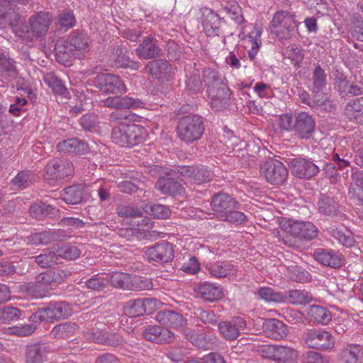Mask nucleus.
Returning a JSON list of instances; mask_svg holds the SVG:
<instances>
[{"mask_svg": "<svg viewBox=\"0 0 363 363\" xmlns=\"http://www.w3.org/2000/svg\"><path fill=\"white\" fill-rule=\"evenodd\" d=\"M288 164L292 174L299 179H309L320 171V165L304 158H293Z\"/></svg>", "mask_w": 363, "mask_h": 363, "instance_id": "nucleus-14", "label": "nucleus"}, {"mask_svg": "<svg viewBox=\"0 0 363 363\" xmlns=\"http://www.w3.org/2000/svg\"><path fill=\"white\" fill-rule=\"evenodd\" d=\"M163 50L160 47L159 41L153 36L144 38L141 43L135 49V54L141 60H150L160 57Z\"/></svg>", "mask_w": 363, "mask_h": 363, "instance_id": "nucleus-17", "label": "nucleus"}, {"mask_svg": "<svg viewBox=\"0 0 363 363\" xmlns=\"http://www.w3.org/2000/svg\"><path fill=\"white\" fill-rule=\"evenodd\" d=\"M292 304H306L311 301L312 296L306 291L291 290L284 300Z\"/></svg>", "mask_w": 363, "mask_h": 363, "instance_id": "nucleus-48", "label": "nucleus"}, {"mask_svg": "<svg viewBox=\"0 0 363 363\" xmlns=\"http://www.w3.org/2000/svg\"><path fill=\"white\" fill-rule=\"evenodd\" d=\"M185 337L194 345L206 350L209 348V344L212 338L204 333H197L194 330L185 329L183 332Z\"/></svg>", "mask_w": 363, "mask_h": 363, "instance_id": "nucleus-38", "label": "nucleus"}, {"mask_svg": "<svg viewBox=\"0 0 363 363\" xmlns=\"http://www.w3.org/2000/svg\"><path fill=\"white\" fill-rule=\"evenodd\" d=\"M60 258L65 259L67 260H74L78 258L80 255V250L76 246L73 245H65L55 252Z\"/></svg>", "mask_w": 363, "mask_h": 363, "instance_id": "nucleus-60", "label": "nucleus"}, {"mask_svg": "<svg viewBox=\"0 0 363 363\" xmlns=\"http://www.w3.org/2000/svg\"><path fill=\"white\" fill-rule=\"evenodd\" d=\"M312 82V92H323L327 84V74L320 65H317L313 72Z\"/></svg>", "mask_w": 363, "mask_h": 363, "instance_id": "nucleus-44", "label": "nucleus"}, {"mask_svg": "<svg viewBox=\"0 0 363 363\" xmlns=\"http://www.w3.org/2000/svg\"><path fill=\"white\" fill-rule=\"evenodd\" d=\"M211 100V106L216 111H223L228 108L230 104V89L225 84L208 91Z\"/></svg>", "mask_w": 363, "mask_h": 363, "instance_id": "nucleus-23", "label": "nucleus"}, {"mask_svg": "<svg viewBox=\"0 0 363 363\" xmlns=\"http://www.w3.org/2000/svg\"><path fill=\"white\" fill-rule=\"evenodd\" d=\"M152 284L150 279L143 277H130L128 289L135 291H143L152 289Z\"/></svg>", "mask_w": 363, "mask_h": 363, "instance_id": "nucleus-57", "label": "nucleus"}, {"mask_svg": "<svg viewBox=\"0 0 363 363\" xmlns=\"http://www.w3.org/2000/svg\"><path fill=\"white\" fill-rule=\"evenodd\" d=\"M330 236L335 239L340 244L346 247H351L354 246L355 240L353 233L348 230H342L334 228H330L328 230Z\"/></svg>", "mask_w": 363, "mask_h": 363, "instance_id": "nucleus-41", "label": "nucleus"}, {"mask_svg": "<svg viewBox=\"0 0 363 363\" xmlns=\"http://www.w3.org/2000/svg\"><path fill=\"white\" fill-rule=\"evenodd\" d=\"M51 22L48 13L39 12L29 18L27 23L21 24L16 30V34L23 38L32 40L45 35Z\"/></svg>", "mask_w": 363, "mask_h": 363, "instance_id": "nucleus-6", "label": "nucleus"}, {"mask_svg": "<svg viewBox=\"0 0 363 363\" xmlns=\"http://www.w3.org/2000/svg\"><path fill=\"white\" fill-rule=\"evenodd\" d=\"M318 210L320 214L334 216L337 214L339 205L333 197L322 195L318 201Z\"/></svg>", "mask_w": 363, "mask_h": 363, "instance_id": "nucleus-37", "label": "nucleus"}, {"mask_svg": "<svg viewBox=\"0 0 363 363\" xmlns=\"http://www.w3.org/2000/svg\"><path fill=\"white\" fill-rule=\"evenodd\" d=\"M78 326L75 323L64 322L56 325L50 331V336L52 339L67 340L72 337Z\"/></svg>", "mask_w": 363, "mask_h": 363, "instance_id": "nucleus-35", "label": "nucleus"}, {"mask_svg": "<svg viewBox=\"0 0 363 363\" xmlns=\"http://www.w3.org/2000/svg\"><path fill=\"white\" fill-rule=\"evenodd\" d=\"M72 314V308L68 303L62 301H52L32 313L30 320L34 323L42 322L50 323L67 318Z\"/></svg>", "mask_w": 363, "mask_h": 363, "instance_id": "nucleus-4", "label": "nucleus"}, {"mask_svg": "<svg viewBox=\"0 0 363 363\" xmlns=\"http://www.w3.org/2000/svg\"><path fill=\"white\" fill-rule=\"evenodd\" d=\"M146 136L145 128L134 123L117 125L111 132L112 141L121 147H133L142 143Z\"/></svg>", "mask_w": 363, "mask_h": 363, "instance_id": "nucleus-3", "label": "nucleus"}, {"mask_svg": "<svg viewBox=\"0 0 363 363\" xmlns=\"http://www.w3.org/2000/svg\"><path fill=\"white\" fill-rule=\"evenodd\" d=\"M344 111L350 121L363 125V96L350 101L345 106Z\"/></svg>", "mask_w": 363, "mask_h": 363, "instance_id": "nucleus-29", "label": "nucleus"}, {"mask_svg": "<svg viewBox=\"0 0 363 363\" xmlns=\"http://www.w3.org/2000/svg\"><path fill=\"white\" fill-rule=\"evenodd\" d=\"M75 23V17L73 12L70 10L63 11L59 15V26L60 30L66 31L73 27Z\"/></svg>", "mask_w": 363, "mask_h": 363, "instance_id": "nucleus-63", "label": "nucleus"}, {"mask_svg": "<svg viewBox=\"0 0 363 363\" xmlns=\"http://www.w3.org/2000/svg\"><path fill=\"white\" fill-rule=\"evenodd\" d=\"M260 172L266 180L274 185L283 184L288 177V170L285 166L275 160L264 162L260 167Z\"/></svg>", "mask_w": 363, "mask_h": 363, "instance_id": "nucleus-11", "label": "nucleus"}, {"mask_svg": "<svg viewBox=\"0 0 363 363\" xmlns=\"http://www.w3.org/2000/svg\"><path fill=\"white\" fill-rule=\"evenodd\" d=\"M57 149L60 152L84 155L88 152L89 145L84 140L73 138L59 143Z\"/></svg>", "mask_w": 363, "mask_h": 363, "instance_id": "nucleus-31", "label": "nucleus"}, {"mask_svg": "<svg viewBox=\"0 0 363 363\" xmlns=\"http://www.w3.org/2000/svg\"><path fill=\"white\" fill-rule=\"evenodd\" d=\"M362 349L360 345H350L342 352V359L344 363H359Z\"/></svg>", "mask_w": 363, "mask_h": 363, "instance_id": "nucleus-54", "label": "nucleus"}, {"mask_svg": "<svg viewBox=\"0 0 363 363\" xmlns=\"http://www.w3.org/2000/svg\"><path fill=\"white\" fill-rule=\"evenodd\" d=\"M318 228L311 222L289 220L281 232H277L279 242L292 248L299 247L298 239L312 240L318 235Z\"/></svg>", "mask_w": 363, "mask_h": 363, "instance_id": "nucleus-1", "label": "nucleus"}, {"mask_svg": "<svg viewBox=\"0 0 363 363\" xmlns=\"http://www.w3.org/2000/svg\"><path fill=\"white\" fill-rule=\"evenodd\" d=\"M302 338L309 347L320 350H328L335 345L333 335L325 330H310L303 334Z\"/></svg>", "mask_w": 363, "mask_h": 363, "instance_id": "nucleus-8", "label": "nucleus"}, {"mask_svg": "<svg viewBox=\"0 0 363 363\" xmlns=\"http://www.w3.org/2000/svg\"><path fill=\"white\" fill-rule=\"evenodd\" d=\"M138 116L128 111H113L109 116V121L116 123L118 125H128L129 123L136 121Z\"/></svg>", "mask_w": 363, "mask_h": 363, "instance_id": "nucleus-50", "label": "nucleus"}, {"mask_svg": "<svg viewBox=\"0 0 363 363\" xmlns=\"http://www.w3.org/2000/svg\"><path fill=\"white\" fill-rule=\"evenodd\" d=\"M53 240L52 235L49 231L35 233L28 237V240L33 245H47Z\"/></svg>", "mask_w": 363, "mask_h": 363, "instance_id": "nucleus-64", "label": "nucleus"}, {"mask_svg": "<svg viewBox=\"0 0 363 363\" xmlns=\"http://www.w3.org/2000/svg\"><path fill=\"white\" fill-rule=\"evenodd\" d=\"M202 26L208 36L219 35L221 18L212 9L207 7L201 9Z\"/></svg>", "mask_w": 363, "mask_h": 363, "instance_id": "nucleus-24", "label": "nucleus"}, {"mask_svg": "<svg viewBox=\"0 0 363 363\" xmlns=\"http://www.w3.org/2000/svg\"><path fill=\"white\" fill-rule=\"evenodd\" d=\"M238 204V202L231 196L224 193L215 194L211 203L214 214L220 219L225 216L231 209L236 208Z\"/></svg>", "mask_w": 363, "mask_h": 363, "instance_id": "nucleus-20", "label": "nucleus"}, {"mask_svg": "<svg viewBox=\"0 0 363 363\" xmlns=\"http://www.w3.org/2000/svg\"><path fill=\"white\" fill-rule=\"evenodd\" d=\"M118 235L127 240L135 241L141 240L150 236V233L141 232L136 228H120L118 231Z\"/></svg>", "mask_w": 363, "mask_h": 363, "instance_id": "nucleus-53", "label": "nucleus"}, {"mask_svg": "<svg viewBox=\"0 0 363 363\" xmlns=\"http://www.w3.org/2000/svg\"><path fill=\"white\" fill-rule=\"evenodd\" d=\"M145 254L149 262L160 264L171 262L174 257L173 245L164 240L147 247Z\"/></svg>", "mask_w": 363, "mask_h": 363, "instance_id": "nucleus-9", "label": "nucleus"}, {"mask_svg": "<svg viewBox=\"0 0 363 363\" xmlns=\"http://www.w3.org/2000/svg\"><path fill=\"white\" fill-rule=\"evenodd\" d=\"M297 26L294 14L286 11H279L274 14L269 29L280 40H287L294 35Z\"/></svg>", "mask_w": 363, "mask_h": 363, "instance_id": "nucleus-7", "label": "nucleus"}, {"mask_svg": "<svg viewBox=\"0 0 363 363\" xmlns=\"http://www.w3.org/2000/svg\"><path fill=\"white\" fill-rule=\"evenodd\" d=\"M218 328L222 337L228 341L238 339L240 332L246 328L245 320L239 316L233 317L230 320L218 323Z\"/></svg>", "mask_w": 363, "mask_h": 363, "instance_id": "nucleus-15", "label": "nucleus"}, {"mask_svg": "<svg viewBox=\"0 0 363 363\" xmlns=\"http://www.w3.org/2000/svg\"><path fill=\"white\" fill-rule=\"evenodd\" d=\"M113 57L115 65L118 67H125L129 65L130 60L127 55V49L121 45H117L113 48Z\"/></svg>", "mask_w": 363, "mask_h": 363, "instance_id": "nucleus-56", "label": "nucleus"}, {"mask_svg": "<svg viewBox=\"0 0 363 363\" xmlns=\"http://www.w3.org/2000/svg\"><path fill=\"white\" fill-rule=\"evenodd\" d=\"M60 196L65 203L76 205L88 201L91 194L87 186L77 184L64 189L60 194Z\"/></svg>", "mask_w": 363, "mask_h": 363, "instance_id": "nucleus-16", "label": "nucleus"}, {"mask_svg": "<svg viewBox=\"0 0 363 363\" xmlns=\"http://www.w3.org/2000/svg\"><path fill=\"white\" fill-rule=\"evenodd\" d=\"M50 352L48 343L37 342L28 345L25 350L26 363H44Z\"/></svg>", "mask_w": 363, "mask_h": 363, "instance_id": "nucleus-19", "label": "nucleus"}, {"mask_svg": "<svg viewBox=\"0 0 363 363\" xmlns=\"http://www.w3.org/2000/svg\"><path fill=\"white\" fill-rule=\"evenodd\" d=\"M17 75L13 60L6 54L0 53V77L10 82L16 79Z\"/></svg>", "mask_w": 363, "mask_h": 363, "instance_id": "nucleus-34", "label": "nucleus"}, {"mask_svg": "<svg viewBox=\"0 0 363 363\" xmlns=\"http://www.w3.org/2000/svg\"><path fill=\"white\" fill-rule=\"evenodd\" d=\"M308 315L311 321L323 325H327L332 319L331 313L326 308L318 305L311 306Z\"/></svg>", "mask_w": 363, "mask_h": 363, "instance_id": "nucleus-39", "label": "nucleus"}, {"mask_svg": "<svg viewBox=\"0 0 363 363\" xmlns=\"http://www.w3.org/2000/svg\"><path fill=\"white\" fill-rule=\"evenodd\" d=\"M257 294L261 298L267 301L280 303L284 301V296L281 293L276 292L269 287L260 288Z\"/></svg>", "mask_w": 363, "mask_h": 363, "instance_id": "nucleus-58", "label": "nucleus"}, {"mask_svg": "<svg viewBox=\"0 0 363 363\" xmlns=\"http://www.w3.org/2000/svg\"><path fill=\"white\" fill-rule=\"evenodd\" d=\"M21 291L27 296L36 299L46 296L48 293L47 288L35 281L22 285Z\"/></svg>", "mask_w": 363, "mask_h": 363, "instance_id": "nucleus-43", "label": "nucleus"}, {"mask_svg": "<svg viewBox=\"0 0 363 363\" xmlns=\"http://www.w3.org/2000/svg\"><path fill=\"white\" fill-rule=\"evenodd\" d=\"M104 106L116 109H129L142 107L143 101L139 99H133L128 96H109L103 101Z\"/></svg>", "mask_w": 363, "mask_h": 363, "instance_id": "nucleus-25", "label": "nucleus"}, {"mask_svg": "<svg viewBox=\"0 0 363 363\" xmlns=\"http://www.w3.org/2000/svg\"><path fill=\"white\" fill-rule=\"evenodd\" d=\"M314 259L320 264L331 268H339L344 264V257L333 250L318 249L313 253Z\"/></svg>", "mask_w": 363, "mask_h": 363, "instance_id": "nucleus-22", "label": "nucleus"}, {"mask_svg": "<svg viewBox=\"0 0 363 363\" xmlns=\"http://www.w3.org/2000/svg\"><path fill=\"white\" fill-rule=\"evenodd\" d=\"M56 60L66 66L69 67L72 65V57L74 56L76 58H81L82 53L74 52V48L65 43H56L55 46Z\"/></svg>", "mask_w": 363, "mask_h": 363, "instance_id": "nucleus-32", "label": "nucleus"}, {"mask_svg": "<svg viewBox=\"0 0 363 363\" xmlns=\"http://www.w3.org/2000/svg\"><path fill=\"white\" fill-rule=\"evenodd\" d=\"M204 130L203 119L199 115H187L182 117L177 126L179 139L186 143H192L199 140Z\"/></svg>", "mask_w": 363, "mask_h": 363, "instance_id": "nucleus-5", "label": "nucleus"}, {"mask_svg": "<svg viewBox=\"0 0 363 363\" xmlns=\"http://www.w3.org/2000/svg\"><path fill=\"white\" fill-rule=\"evenodd\" d=\"M25 312L18 308L6 306L0 308V323H10L17 321L24 315Z\"/></svg>", "mask_w": 363, "mask_h": 363, "instance_id": "nucleus-45", "label": "nucleus"}, {"mask_svg": "<svg viewBox=\"0 0 363 363\" xmlns=\"http://www.w3.org/2000/svg\"><path fill=\"white\" fill-rule=\"evenodd\" d=\"M195 291L198 297L208 302L216 301L223 296V288L209 282L199 284L197 286Z\"/></svg>", "mask_w": 363, "mask_h": 363, "instance_id": "nucleus-27", "label": "nucleus"}, {"mask_svg": "<svg viewBox=\"0 0 363 363\" xmlns=\"http://www.w3.org/2000/svg\"><path fill=\"white\" fill-rule=\"evenodd\" d=\"M208 272L215 277H225L233 274V266L228 262H217L210 265Z\"/></svg>", "mask_w": 363, "mask_h": 363, "instance_id": "nucleus-47", "label": "nucleus"}, {"mask_svg": "<svg viewBox=\"0 0 363 363\" xmlns=\"http://www.w3.org/2000/svg\"><path fill=\"white\" fill-rule=\"evenodd\" d=\"M213 178V173L204 167H194V171L191 176V182L196 184L210 182Z\"/></svg>", "mask_w": 363, "mask_h": 363, "instance_id": "nucleus-55", "label": "nucleus"}, {"mask_svg": "<svg viewBox=\"0 0 363 363\" xmlns=\"http://www.w3.org/2000/svg\"><path fill=\"white\" fill-rule=\"evenodd\" d=\"M268 350L273 359L281 361L284 363H294L298 357L297 351L290 347L274 345Z\"/></svg>", "mask_w": 363, "mask_h": 363, "instance_id": "nucleus-30", "label": "nucleus"}, {"mask_svg": "<svg viewBox=\"0 0 363 363\" xmlns=\"http://www.w3.org/2000/svg\"><path fill=\"white\" fill-rule=\"evenodd\" d=\"M169 62L162 59L148 62L145 67V72L155 78H160L162 74L168 72Z\"/></svg>", "mask_w": 363, "mask_h": 363, "instance_id": "nucleus-42", "label": "nucleus"}, {"mask_svg": "<svg viewBox=\"0 0 363 363\" xmlns=\"http://www.w3.org/2000/svg\"><path fill=\"white\" fill-rule=\"evenodd\" d=\"M143 335L147 341L157 344L169 343L174 340V334L172 331L160 325L147 326Z\"/></svg>", "mask_w": 363, "mask_h": 363, "instance_id": "nucleus-18", "label": "nucleus"}, {"mask_svg": "<svg viewBox=\"0 0 363 363\" xmlns=\"http://www.w3.org/2000/svg\"><path fill=\"white\" fill-rule=\"evenodd\" d=\"M95 85L106 94H122L126 87L121 79L112 74H100L95 77Z\"/></svg>", "mask_w": 363, "mask_h": 363, "instance_id": "nucleus-12", "label": "nucleus"}, {"mask_svg": "<svg viewBox=\"0 0 363 363\" xmlns=\"http://www.w3.org/2000/svg\"><path fill=\"white\" fill-rule=\"evenodd\" d=\"M155 319L164 328L181 330L182 333L187 325L186 319L181 313L172 311H160L157 313Z\"/></svg>", "mask_w": 363, "mask_h": 363, "instance_id": "nucleus-21", "label": "nucleus"}, {"mask_svg": "<svg viewBox=\"0 0 363 363\" xmlns=\"http://www.w3.org/2000/svg\"><path fill=\"white\" fill-rule=\"evenodd\" d=\"M265 336L273 340H281L287 335L286 325L281 320L271 318L264 322L262 326Z\"/></svg>", "mask_w": 363, "mask_h": 363, "instance_id": "nucleus-26", "label": "nucleus"}, {"mask_svg": "<svg viewBox=\"0 0 363 363\" xmlns=\"http://www.w3.org/2000/svg\"><path fill=\"white\" fill-rule=\"evenodd\" d=\"M32 174L29 171H21L11 181L13 190L23 189L31 184Z\"/></svg>", "mask_w": 363, "mask_h": 363, "instance_id": "nucleus-49", "label": "nucleus"}, {"mask_svg": "<svg viewBox=\"0 0 363 363\" xmlns=\"http://www.w3.org/2000/svg\"><path fill=\"white\" fill-rule=\"evenodd\" d=\"M116 212L120 217L123 218H140L143 215V212L140 208L125 204L118 205L116 208Z\"/></svg>", "mask_w": 363, "mask_h": 363, "instance_id": "nucleus-61", "label": "nucleus"}, {"mask_svg": "<svg viewBox=\"0 0 363 363\" xmlns=\"http://www.w3.org/2000/svg\"><path fill=\"white\" fill-rule=\"evenodd\" d=\"M155 188L164 194L175 196L184 192V188L177 180L169 177H160L155 183Z\"/></svg>", "mask_w": 363, "mask_h": 363, "instance_id": "nucleus-28", "label": "nucleus"}, {"mask_svg": "<svg viewBox=\"0 0 363 363\" xmlns=\"http://www.w3.org/2000/svg\"><path fill=\"white\" fill-rule=\"evenodd\" d=\"M334 89L342 98L361 95L362 88L350 82L343 71L336 69L333 72Z\"/></svg>", "mask_w": 363, "mask_h": 363, "instance_id": "nucleus-13", "label": "nucleus"}, {"mask_svg": "<svg viewBox=\"0 0 363 363\" xmlns=\"http://www.w3.org/2000/svg\"><path fill=\"white\" fill-rule=\"evenodd\" d=\"M66 43L74 48V52H81L88 49L90 40L89 36L84 32L74 30L69 34Z\"/></svg>", "mask_w": 363, "mask_h": 363, "instance_id": "nucleus-33", "label": "nucleus"}, {"mask_svg": "<svg viewBox=\"0 0 363 363\" xmlns=\"http://www.w3.org/2000/svg\"><path fill=\"white\" fill-rule=\"evenodd\" d=\"M203 74V82L208 86V91L211 88L216 89L225 84L224 77L211 68L205 69Z\"/></svg>", "mask_w": 363, "mask_h": 363, "instance_id": "nucleus-46", "label": "nucleus"}, {"mask_svg": "<svg viewBox=\"0 0 363 363\" xmlns=\"http://www.w3.org/2000/svg\"><path fill=\"white\" fill-rule=\"evenodd\" d=\"M109 281L116 288L128 289L130 283V276L127 273L114 272L110 275Z\"/></svg>", "mask_w": 363, "mask_h": 363, "instance_id": "nucleus-52", "label": "nucleus"}, {"mask_svg": "<svg viewBox=\"0 0 363 363\" xmlns=\"http://www.w3.org/2000/svg\"><path fill=\"white\" fill-rule=\"evenodd\" d=\"M30 259H33L39 267L43 269L52 267L58 264L57 253L50 250H45L43 253L31 257Z\"/></svg>", "mask_w": 363, "mask_h": 363, "instance_id": "nucleus-40", "label": "nucleus"}, {"mask_svg": "<svg viewBox=\"0 0 363 363\" xmlns=\"http://www.w3.org/2000/svg\"><path fill=\"white\" fill-rule=\"evenodd\" d=\"M44 82L55 94L64 95L67 91L62 81L53 73L50 72L45 74Z\"/></svg>", "mask_w": 363, "mask_h": 363, "instance_id": "nucleus-51", "label": "nucleus"}, {"mask_svg": "<svg viewBox=\"0 0 363 363\" xmlns=\"http://www.w3.org/2000/svg\"><path fill=\"white\" fill-rule=\"evenodd\" d=\"M157 307V300L153 298H136L127 301L123 306L124 313L130 317L151 314Z\"/></svg>", "mask_w": 363, "mask_h": 363, "instance_id": "nucleus-10", "label": "nucleus"}, {"mask_svg": "<svg viewBox=\"0 0 363 363\" xmlns=\"http://www.w3.org/2000/svg\"><path fill=\"white\" fill-rule=\"evenodd\" d=\"M323 155L327 160L335 163L337 166L338 169L347 167L350 164L347 160L340 157L339 154L335 152V149L334 148L330 147L328 148L326 150H323Z\"/></svg>", "mask_w": 363, "mask_h": 363, "instance_id": "nucleus-59", "label": "nucleus"}, {"mask_svg": "<svg viewBox=\"0 0 363 363\" xmlns=\"http://www.w3.org/2000/svg\"><path fill=\"white\" fill-rule=\"evenodd\" d=\"M145 211L159 219L167 218L170 214L169 208L162 204H150L145 206Z\"/></svg>", "mask_w": 363, "mask_h": 363, "instance_id": "nucleus-62", "label": "nucleus"}, {"mask_svg": "<svg viewBox=\"0 0 363 363\" xmlns=\"http://www.w3.org/2000/svg\"><path fill=\"white\" fill-rule=\"evenodd\" d=\"M186 76L187 77L186 83L188 91L190 94L198 93L202 88L203 81L201 79L200 71L196 67V64L194 66L191 65L189 66L186 69Z\"/></svg>", "mask_w": 363, "mask_h": 363, "instance_id": "nucleus-36", "label": "nucleus"}, {"mask_svg": "<svg viewBox=\"0 0 363 363\" xmlns=\"http://www.w3.org/2000/svg\"><path fill=\"white\" fill-rule=\"evenodd\" d=\"M279 120L282 129L294 131L298 138L308 140L313 137L315 122L308 113L301 112L295 116L291 114H282Z\"/></svg>", "mask_w": 363, "mask_h": 363, "instance_id": "nucleus-2", "label": "nucleus"}]
</instances>
